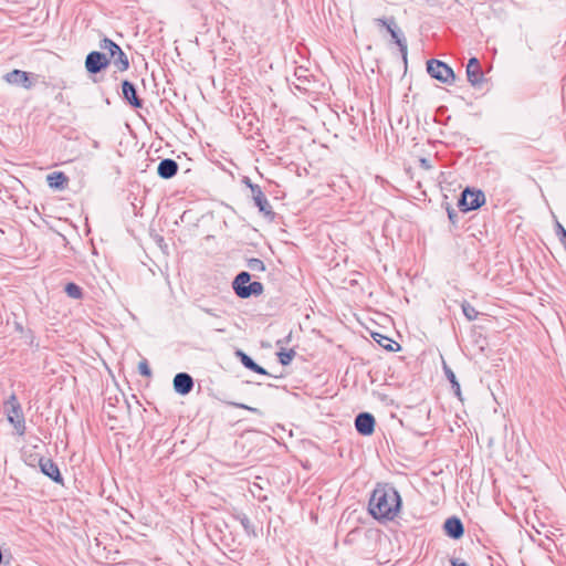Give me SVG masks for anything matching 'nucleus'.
I'll list each match as a JSON object with an SVG mask.
<instances>
[{
    "instance_id": "1",
    "label": "nucleus",
    "mask_w": 566,
    "mask_h": 566,
    "mask_svg": "<svg viewBox=\"0 0 566 566\" xmlns=\"http://www.w3.org/2000/svg\"><path fill=\"white\" fill-rule=\"evenodd\" d=\"M402 506V500L397 489L390 483H378L369 502V514L379 522L394 521Z\"/></svg>"
},
{
    "instance_id": "2",
    "label": "nucleus",
    "mask_w": 566,
    "mask_h": 566,
    "mask_svg": "<svg viewBox=\"0 0 566 566\" xmlns=\"http://www.w3.org/2000/svg\"><path fill=\"white\" fill-rule=\"evenodd\" d=\"M252 275L248 271L239 272L232 281V290L240 298H250L252 296H260L264 286L259 281H251Z\"/></svg>"
},
{
    "instance_id": "3",
    "label": "nucleus",
    "mask_w": 566,
    "mask_h": 566,
    "mask_svg": "<svg viewBox=\"0 0 566 566\" xmlns=\"http://www.w3.org/2000/svg\"><path fill=\"white\" fill-rule=\"evenodd\" d=\"M102 50L108 51L111 62L119 72L127 71L129 69V60L122 48L114 42L112 39L104 36L99 42Z\"/></svg>"
},
{
    "instance_id": "4",
    "label": "nucleus",
    "mask_w": 566,
    "mask_h": 566,
    "mask_svg": "<svg viewBox=\"0 0 566 566\" xmlns=\"http://www.w3.org/2000/svg\"><path fill=\"white\" fill-rule=\"evenodd\" d=\"M375 22L378 25L386 28V30L390 34L392 41L398 45L399 51L402 56V60H403V63L407 64V54H408L407 41H406L403 33L398 28L395 18L394 17L377 18V19H375Z\"/></svg>"
},
{
    "instance_id": "5",
    "label": "nucleus",
    "mask_w": 566,
    "mask_h": 566,
    "mask_svg": "<svg viewBox=\"0 0 566 566\" xmlns=\"http://www.w3.org/2000/svg\"><path fill=\"white\" fill-rule=\"evenodd\" d=\"M485 203V195L480 189L467 187L460 195L458 207L468 212L481 208Z\"/></svg>"
},
{
    "instance_id": "6",
    "label": "nucleus",
    "mask_w": 566,
    "mask_h": 566,
    "mask_svg": "<svg viewBox=\"0 0 566 566\" xmlns=\"http://www.w3.org/2000/svg\"><path fill=\"white\" fill-rule=\"evenodd\" d=\"M427 72L432 78L444 84H453L455 81L452 67L437 59L427 62Z\"/></svg>"
},
{
    "instance_id": "7",
    "label": "nucleus",
    "mask_w": 566,
    "mask_h": 566,
    "mask_svg": "<svg viewBox=\"0 0 566 566\" xmlns=\"http://www.w3.org/2000/svg\"><path fill=\"white\" fill-rule=\"evenodd\" d=\"M8 403L10 405V408L7 409L8 421L14 427L19 436H23L25 432V420L21 405L14 395L10 397Z\"/></svg>"
},
{
    "instance_id": "8",
    "label": "nucleus",
    "mask_w": 566,
    "mask_h": 566,
    "mask_svg": "<svg viewBox=\"0 0 566 566\" xmlns=\"http://www.w3.org/2000/svg\"><path fill=\"white\" fill-rule=\"evenodd\" d=\"M111 64V59L99 51H92L85 57V69L90 74H98Z\"/></svg>"
},
{
    "instance_id": "9",
    "label": "nucleus",
    "mask_w": 566,
    "mask_h": 566,
    "mask_svg": "<svg viewBox=\"0 0 566 566\" xmlns=\"http://www.w3.org/2000/svg\"><path fill=\"white\" fill-rule=\"evenodd\" d=\"M122 97L123 99L133 108L138 109L143 108L144 101L137 94L136 85L128 81H122Z\"/></svg>"
},
{
    "instance_id": "10",
    "label": "nucleus",
    "mask_w": 566,
    "mask_h": 566,
    "mask_svg": "<svg viewBox=\"0 0 566 566\" xmlns=\"http://www.w3.org/2000/svg\"><path fill=\"white\" fill-rule=\"evenodd\" d=\"M376 420L370 412H359L355 417V429L364 437L371 436L375 431Z\"/></svg>"
},
{
    "instance_id": "11",
    "label": "nucleus",
    "mask_w": 566,
    "mask_h": 566,
    "mask_svg": "<svg viewBox=\"0 0 566 566\" xmlns=\"http://www.w3.org/2000/svg\"><path fill=\"white\" fill-rule=\"evenodd\" d=\"M252 199L254 205L259 208V211L264 214V217L269 218L271 221L274 220L275 213L272 210V207L263 193L260 186L251 187Z\"/></svg>"
},
{
    "instance_id": "12",
    "label": "nucleus",
    "mask_w": 566,
    "mask_h": 566,
    "mask_svg": "<svg viewBox=\"0 0 566 566\" xmlns=\"http://www.w3.org/2000/svg\"><path fill=\"white\" fill-rule=\"evenodd\" d=\"M195 386L193 378L190 374L181 371L175 375L172 379V387L175 392L180 396L189 395Z\"/></svg>"
},
{
    "instance_id": "13",
    "label": "nucleus",
    "mask_w": 566,
    "mask_h": 566,
    "mask_svg": "<svg viewBox=\"0 0 566 566\" xmlns=\"http://www.w3.org/2000/svg\"><path fill=\"white\" fill-rule=\"evenodd\" d=\"M39 468H40V471L44 475L50 478L53 482L61 484V485L64 484L63 475L61 474V471H60L57 464L52 459H48V458H43V457L40 458Z\"/></svg>"
},
{
    "instance_id": "14",
    "label": "nucleus",
    "mask_w": 566,
    "mask_h": 566,
    "mask_svg": "<svg viewBox=\"0 0 566 566\" xmlns=\"http://www.w3.org/2000/svg\"><path fill=\"white\" fill-rule=\"evenodd\" d=\"M465 72L468 82L472 86L478 87L484 82V74L478 57L473 56L469 59Z\"/></svg>"
},
{
    "instance_id": "15",
    "label": "nucleus",
    "mask_w": 566,
    "mask_h": 566,
    "mask_svg": "<svg viewBox=\"0 0 566 566\" xmlns=\"http://www.w3.org/2000/svg\"><path fill=\"white\" fill-rule=\"evenodd\" d=\"M442 528L444 534L452 539H460L464 535V525L455 515L448 517Z\"/></svg>"
},
{
    "instance_id": "16",
    "label": "nucleus",
    "mask_w": 566,
    "mask_h": 566,
    "mask_svg": "<svg viewBox=\"0 0 566 566\" xmlns=\"http://www.w3.org/2000/svg\"><path fill=\"white\" fill-rule=\"evenodd\" d=\"M4 80L12 85L21 86L30 90L34 82L30 77V73L21 70H13L4 75Z\"/></svg>"
},
{
    "instance_id": "17",
    "label": "nucleus",
    "mask_w": 566,
    "mask_h": 566,
    "mask_svg": "<svg viewBox=\"0 0 566 566\" xmlns=\"http://www.w3.org/2000/svg\"><path fill=\"white\" fill-rule=\"evenodd\" d=\"M179 165L175 159H161L157 166V175L163 179H171L178 172Z\"/></svg>"
},
{
    "instance_id": "18",
    "label": "nucleus",
    "mask_w": 566,
    "mask_h": 566,
    "mask_svg": "<svg viewBox=\"0 0 566 566\" xmlns=\"http://www.w3.org/2000/svg\"><path fill=\"white\" fill-rule=\"evenodd\" d=\"M235 356L239 358L240 363L249 370H252L259 375H269V373L259 364H256L251 356L244 353L241 349H237Z\"/></svg>"
},
{
    "instance_id": "19",
    "label": "nucleus",
    "mask_w": 566,
    "mask_h": 566,
    "mask_svg": "<svg viewBox=\"0 0 566 566\" xmlns=\"http://www.w3.org/2000/svg\"><path fill=\"white\" fill-rule=\"evenodd\" d=\"M46 182L52 189L63 190L67 186L69 178L63 171H53L46 176Z\"/></svg>"
},
{
    "instance_id": "20",
    "label": "nucleus",
    "mask_w": 566,
    "mask_h": 566,
    "mask_svg": "<svg viewBox=\"0 0 566 566\" xmlns=\"http://www.w3.org/2000/svg\"><path fill=\"white\" fill-rule=\"evenodd\" d=\"M371 337L380 346L382 347L384 349L388 350V352H398L400 350V345L395 342L392 338L386 336V335H382L380 333H373L371 334Z\"/></svg>"
},
{
    "instance_id": "21",
    "label": "nucleus",
    "mask_w": 566,
    "mask_h": 566,
    "mask_svg": "<svg viewBox=\"0 0 566 566\" xmlns=\"http://www.w3.org/2000/svg\"><path fill=\"white\" fill-rule=\"evenodd\" d=\"M233 517L240 522V524L242 525L244 532L249 536H251V535L255 536L256 535L255 527H254L253 523L251 522V520L248 517L247 514H244V513H237V514L233 515Z\"/></svg>"
},
{
    "instance_id": "22",
    "label": "nucleus",
    "mask_w": 566,
    "mask_h": 566,
    "mask_svg": "<svg viewBox=\"0 0 566 566\" xmlns=\"http://www.w3.org/2000/svg\"><path fill=\"white\" fill-rule=\"evenodd\" d=\"M66 295L74 300H82L84 296L83 289L74 282H69L64 286Z\"/></svg>"
},
{
    "instance_id": "23",
    "label": "nucleus",
    "mask_w": 566,
    "mask_h": 566,
    "mask_svg": "<svg viewBox=\"0 0 566 566\" xmlns=\"http://www.w3.org/2000/svg\"><path fill=\"white\" fill-rule=\"evenodd\" d=\"M444 373H446V376L448 378V380L450 381L451 384V387L454 391V394L461 398V389H460V384L454 375V373L452 371V369L448 366L444 365Z\"/></svg>"
},
{
    "instance_id": "24",
    "label": "nucleus",
    "mask_w": 566,
    "mask_h": 566,
    "mask_svg": "<svg viewBox=\"0 0 566 566\" xmlns=\"http://www.w3.org/2000/svg\"><path fill=\"white\" fill-rule=\"evenodd\" d=\"M461 307H462V313L468 321L472 322L478 318L479 312L469 302L463 301V303L461 304Z\"/></svg>"
},
{
    "instance_id": "25",
    "label": "nucleus",
    "mask_w": 566,
    "mask_h": 566,
    "mask_svg": "<svg viewBox=\"0 0 566 566\" xmlns=\"http://www.w3.org/2000/svg\"><path fill=\"white\" fill-rule=\"evenodd\" d=\"M296 353L294 349H284V348H281V350L277 353V357H279V361L283 365V366H287L292 360L293 358L295 357Z\"/></svg>"
},
{
    "instance_id": "26",
    "label": "nucleus",
    "mask_w": 566,
    "mask_h": 566,
    "mask_svg": "<svg viewBox=\"0 0 566 566\" xmlns=\"http://www.w3.org/2000/svg\"><path fill=\"white\" fill-rule=\"evenodd\" d=\"M247 266L253 272H264L266 270L264 262L258 258L248 259Z\"/></svg>"
},
{
    "instance_id": "27",
    "label": "nucleus",
    "mask_w": 566,
    "mask_h": 566,
    "mask_svg": "<svg viewBox=\"0 0 566 566\" xmlns=\"http://www.w3.org/2000/svg\"><path fill=\"white\" fill-rule=\"evenodd\" d=\"M138 371L142 376L151 377L153 373L150 366L146 359H143L138 364Z\"/></svg>"
},
{
    "instance_id": "28",
    "label": "nucleus",
    "mask_w": 566,
    "mask_h": 566,
    "mask_svg": "<svg viewBox=\"0 0 566 566\" xmlns=\"http://www.w3.org/2000/svg\"><path fill=\"white\" fill-rule=\"evenodd\" d=\"M227 403H228V405H230V406H232V407H234V408H240V409L249 410V411H251V412H253V413H256V415H259V416H262V415H263V412H262L260 409L254 408V407H250V406H248V405H245V403H241V402H233V401H230V402H227Z\"/></svg>"
},
{
    "instance_id": "29",
    "label": "nucleus",
    "mask_w": 566,
    "mask_h": 566,
    "mask_svg": "<svg viewBox=\"0 0 566 566\" xmlns=\"http://www.w3.org/2000/svg\"><path fill=\"white\" fill-rule=\"evenodd\" d=\"M447 213H448V218L450 220V222L452 224H457L458 222V218H459V214L458 212L451 207V206H447Z\"/></svg>"
},
{
    "instance_id": "30",
    "label": "nucleus",
    "mask_w": 566,
    "mask_h": 566,
    "mask_svg": "<svg viewBox=\"0 0 566 566\" xmlns=\"http://www.w3.org/2000/svg\"><path fill=\"white\" fill-rule=\"evenodd\" d=\"M450 565L451 566H469L467 562H464L460 558H457V557L450 558Z\"/></svg>"
},
{
    "instance_id": "31",
    "label": "nucleus",
    "mask_w": 566,
    "mask_h": 566,
    "mask_svg": "<svg viewBox=\"0 0 566 566\" xmlns=\"http://www.w3.org/2000/svg\"><path fill=\"white\" fill-rule=\"evenodd\" d=\"M419 163H420V167L426 169V170H429L432 167L431 164H430V160L427 159V158H420Z\"/></svg>"
},
{
    "instance_id": "32",
    "label": "nucleus",
    "mask_w": 566,
    "mask_h": 566,
    "mask_svg": "<svg viewBox=\"0 0 566 566\" xmlns=\"http://www.w3.org/2000/svg\"><path fill=\"white\" fill-rule=\"evenodd\" d=\"M200 310L203 311L205 313L211 315V316L219 317V315L212 308H207V307L200 306Z\"/></svg>"
},
{
    "instance_id": "33",
    "label": "nucleus",
    "mask_w": 566,
    "mask_h": 566,
    "mask_svg": "<svg viewBox=\"0 0 566 566\" xmlns=\"http://www.w3.org/2000/svg\"><path fill=\"white\" fill-rule=\"evenodd\" d=\"M242 182L251 189V187L258 186L256 184H253L249 177H243Z\"/></svg>"
},
{
    "instance_id": "34",
    "label": "nucleus",
    "mask_w": 566,
    "mask_h": 566,
    "mask_svg": "<svg viewBox=\"0 0 566 566\" xmlns=\"http://www.w3.org/2000/svg\"><path fill=\"white\" fill-rule=\"evenodd\" d=\"M15 329L19 331V332H23V327L20 323H15Z\"/></svg>"
},
{
    "instance_id": "35",
    "label": "nucleus",
    "mask_w": 566,
    "mask_h": 566,
    "mask_svg": "<svg viewBox=\"0 0 566 566\" xmlns=\"http://www.w3.org/2000/svg\"><path fill=\"white\" fill-rule=\"evenodd\" d=\"M281 344H283V342H282V340H277V342H276V345H281Z\"/></svg>"
}]
</instances>
